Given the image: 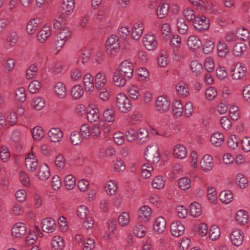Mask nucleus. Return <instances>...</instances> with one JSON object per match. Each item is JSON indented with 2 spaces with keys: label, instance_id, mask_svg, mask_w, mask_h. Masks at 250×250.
<instances>
[{
  "label": "nucleus",
  "instance_id": "1",
  "mask_svg": "<svg viewBox=\"0 0 250 250\" xmlns=\"http://www.w3.org/2000/svg\"><path fill=\"white\" fill-rule=\"evenodd\" d=\"M117 109L124 114L130 112L132 109V103L129 97L124 93L117 94L115 100Z\"/></svg>",
  "mask_w": 250,
  "mask_h": 250
},
{
  "label": "nucleus",
  "instance_id": "2",
  "mask_svg": "<svg viewBox=\"0 0 250 250\" xmlns=\"http://www.w3.org/2000/svg\"><path fill=\"white\" fill-rule=\"evenodd\" d=\"M188 1L192 5L202 11L215 14L218 11L211 0H188Z\"/></svg>",
  "mask_w": 250,
  "mask_h": 250
},
{
  "label": "nucleus",
  "instance_id": "3",
  "mask_svg": "<svg viewBox=\"0 0 250 250\" xmlns=\"http://www.w3.org/2000/svg\"><path fill=\"white\" fill-rule=\"evenodd\" d=\"M106 51L108 54L114 56L119 52L120 48L119 38L115 35H111L105 42Z\"/></svg>",
  "mask_w": 250,
  "mask_h": 250
},
{
  "label": "nucleus",
  "instance_id": "4",
  "mask_svg": "<svg viewBox=\"0 0 250 250\" xmlns=\"http://www.w3.org/2000/svg\"><path fill=\"white\" fill-rule=\"evenodd\" d=\"M145 159L152 163H157L160 159L158 146L156 144L150 145L146 148L145 152Z\"/></svg>",
  "mask_w": 250,
  "mask_h": 250
},
{
  "label": "nucleus",
  "instance_id": "5",
  "mask_svg": "<svg viewBox=\"0 0 250 250\" xmlns=\"http://www.w3.org/2000/svg\"><path fill=\"white\" fill-rule=\"evenodd\" d=\"M78 217L83 220V227L86 229L93 227V221L92 218L88 215V208L84 205L80 206L77 209Z\"/></svg>",
  "mask_w": 250,
  "mask_h": 250
},
{
  "label": "nucleus",
  "instance_id": "6",
  "mask_svg": "<svg viewBox=\"0 0 250 250\" xmlns=\"http://www.w3.org/2000/svg\"><path fill=\"white\" fill-rule=\"evenodd\" d=\"M111 129L112 126L102 121L92 125L91 135L93 138H96L100 135L102 130L103 131L104 134H107Z\"/></svg>",
  "mask_w": 250,
  "mask_h": 250
},
{
  "label": "nucleus",
  "instance_id": "7",
  "mask_svg": "<svg viewBox=\"0 0 250 250\" xmlns=\"http://www.w3.org/2000/svg\"><path fill=\"white\" fill-rule=\"evenodd\" d=\"M231 69L232 79L235 80L243 78L246 75L247 70V68L241 63L233 64Z\"/></svg>",
  "mask_w": 250,
  "mask_h": 250
},
{
  "label": "nucleus",
  "instance_id": "8",
  "mask_svg": "<svg viewBox=\"0 0 250 250\" xmlns=\"http://www.w3.org/2000/svg\"><path fill=\"white\" fill-rule=\"evenodd\" d=\"M155 108L156 111L160 113H166L170 109L169 101L166 97L159 96L155 102Z\"/></svg>",
  "mask_w": 250,
  "mask_h": 250
},
{
  "label": "nucleus",
  "instance_id": "9",
  "mask_svg": "<svg viewBox=\"0 0 250 250\" xmlns=\"http://www.w3.org/2000/svg\"><path fill=\"white\" fill-rule=\"evenodd\" d=\"M116 71L120 73L121 75L129 79L133 76V64L128 61L125 60L121 62L119 69Z\"/></svg>",
  "mask_w": 250,
  "mask_h": 250
},
{
  "label": "nucleus",
  "instance_id": "10",
  "mask_svg": "<svg viewBox=\"0 0 250 250\" xmlns=\"http://www.w3.org/2000/svg\"><path fill=\"white\" fill-rule=\"evenodd\" d=\"M209 20L205 16L197 17L193 21V26L198 31L203 32L209 27Z\"/></svg>",
  "mask_w": 250,
  "mask_h": 250
},
{
  "label": "nucleus",
  "instance_id": "11",
  "mask_svg": "<svg viewBox=\"0 0 250 250\" xmlns=\"http://www.w3.org/2000/svg\"><path fill=\"white\" fill-rule=\"evenodd\" d=\"M143 43L148 50H154L158 46L157 41L153 34H146L143 38Z\"/></svg>",
  "mask_w": 250,
  "mask_h": 250
},
{
  "label": "nucleus",
  "instance_id": "12",
  "mask_svg": "<svg viewBox=\"0 0 250 250\" xmlns=\"http://www.w3.org/2000/svg\"><path fill=\"white\" fill-rule=\"evenodd\" d=\"M200 165L204 172H207L211 171L214 167L212 157L208 154L205 155L200 161Z\"/></svg>",
  "mask_w": 250,
  "mask_h": 250
},
{
  "label": "nucleus",
  "instance_id": "13",
  "mask_svg": "<svg viewBox=\"0 0 250 250\" xmlns=\"http://www.w3.org/2000/svg\"><path fill=\"white\" fill-rule=\"evenodd\" d=\"M230 238L233 245L239 246L243 242L244 233L241 229H234L230 234Z\"/></svg>",
  "mask_w": 250,
  "mask_h": 250
},
{
  "label": "nucleus",
  "instance_id": "14",
  "mask_svg": "<svg viewBox=\"0 0 250 250\" xmlns=\"http://www.w3.org/2000/svg\"><path fill=\"white\" fill-rule=\"evenodd\" d=\"M57 227L55 221L51 218H46L42 220V230L46 233L53 232Z\"/></svg>",
  "mask_w": 250,
  "mask_h": 250
},
{
  "label": "nucleus",
  "instance_id": "15",
  "mask_svg": "<svg viewBox=\"0 0 250 250\" xmlns=\"http://www.w3.org/2000/svg\"><path fill=\"white\" fill-rule=\"evenodd\" d=\"M49 140L53 143L60 142L63 137V131L59 127L51 128L48 132Z\"/></svg>",
  "mask_w": 250,
  "mask_h": 250
},
{
  "label": "nucleus",
  "instance_id": "16",
  "mask_svg": "<svg viewBox=\"0 0 250 250\" xmlns=\"http://www.w3.org/2000/svg\"><path fill=\"white\" fill-rule=\"evenodd\" d=\"M38 165V160L33 153H29L25 158V166L26 168L30 171L33 172Z\"/></svg>",
  "mask_w": 250,
  "mask_h": 250
},
{
  "label": "nucleus",
  "instance_id": "17",
  "mask_svg": "<svg viewBox=\"0 0 250 250\" xmlns=\"http://www.w3.org/2000/svg\"><path fill=\"white\" fill-rule=\"evenodd\" d=\"M187 148L181 144L176 145L173 149V155L174 158L178 159H183L187 156Z\"/></svg>",
  "mask_w": 250,
  "mask_h": 250
},
{
  "label": "nucleus",
  "instance_id": "18",
  "mask_svg": "<svg viewBox=\"0 0 250 250\" xmlns=\"http://www.w3.org/2000/svg\"><path fill=\"white\" fill-rule=\"evenodd\" d=\"M26 232V227L21 222L16 223L12 229V235L15 237L21 238Z\"/></svg>",
  "mask_w": 250,
  "mask_h": 250
},
{
  "label": "nucleus",
  "instance_id": "19",
  "mask_svg": "<svg viewBox=\"0 0 250 250\" xmlns=\"http://www.w3.org/2000/svg\"><path fill=\"white\" fill-rule=\"evenodd\" d=\"M95 87L98 90L103 89L107 83L106 75L104 72H99L95 77Z\"/></svg>",
  "mask_w": 250,
  "mask_h": 250
},
{
  "label": "nucleus",
  "instance_id": "20",
  "mask_svg": "<svg viewBox=\"0 0 250 250\" xmlns=\"http://www.w3.org/2000/svg\"><path fill=\"white\" fill-rule=\"evenodd\" d=\"M152 216V210L147 206L141 207L138 211V218L142 221L146 222L150 220Z\"/></svg>",
  "mask_w": 250,
  "mask_h": 250
},
{
  "label": "nucleus",
  "instance_id": "21",
  "mask_svg": "<svg viewBox=\"0 0 250 250\" xmlns=\"http://www.w3.org/2000/svg\"><path fill=\"white\" fill-rule=\"evenodd\" d=\"M184 231L185 227L180 221H176L171 223L170 232L172 235L179 237L184 233Z\"/></svg>",
  "mask_w": 250,
  "mask_h": 250
},
{
  "label": "nucleus",
  "instance_id": "22",
  "mask_svg": "<svg viewBox=\"0 0 250 250\" xmlns=\"http://www.w3.org/2000/svg\"><path fill=\"white\" fill-rule=\"evenodd\" d=\"M144 25L141 21H136L133 26L131 37L133 40H138L142 36L144 31Z\"/></svg>",
  "mask_w": 250,
  "mask_h": 250
},
{
  "label": "nucleus",
  "instance_id": "23",
  "mask_svg": "<svg viewBox=\"0 0 250 250\" xmlns=\"http://www.w3.org/2000/svg\"><path fill=\"white\" fill-rule=\"evenodd\" d=\"M84 88L86 92H93L95 89L94 79L90 73L85 74L83 77Z\"/></svg>",
  "mask_w": 250,
  "mask_h": 250
},
{
  "label": "nucleus",
  "instance_id": "24",
  "mask_svg": "<svg viewBox=\"0 0 250 250\" xmlns=\"http://www.w3.org/2000/svg\"><path fill=\"white\" fill-rule=\"evenodd\" d=\"M187 45L189 49L195 50L202 46V42L198 37L191 35L189 36L188 39Z\"/></svg>",
  "mask_w": 250,
  "mask_h": 250
},
{
  "label": "nucleus",
  "instance_id": "25",
  "mask_svg": "<svg viewBox=\"0 0 250 250\" xmlns=\"http://www.w3.org/2000/svg\"><path fill=\"white\" fill-rule=\"evenodd\" d=\"M247 49V46L243 42L235 43L232 48V53L236 57L240 58L244 56Z\"/></svg>",
  "mask_w": 250,
  "mask_h": 250
},
{
  "label": "nucleus",
  "instance_id": "26",
  "mask_svg": "<svg viewBox=\"0 0 250 250\" xmlns=\"http://www.w3.org/2000/svg\"><path fill=\"white\" fill-rule=\"evenodd\" d=\"M177 94L181 97H187L189 95V87L184 82H179L175 87Z\"/></svg>",
  "mask_w": 250,
  "mask_h": 250
},
{
  "label": "nucleus",
  "instance_id": "27",
  "mask_svg": "<svg viewBox=\"0 0 250 250\" xmlns=\"http://www.w3.org/2000/svg\"><path fill=\"white\" fill-rule=\"evenodd\" d=\"M52 250H63L65 247L62 237L59 235L53 237L51 241Z\"/></svg>",
  "mask_w": 250,
  "mask_h": 250
},
{
  "label": "nucleus",
  "instance_id": "28",
  "mask_svg": "<svg viewBox=\"0 0 250 250\" xmlns=\"http://www.w3.org/2000/svg\"><path fill=\"white\" fill-rule=\"evenodd\" d=\"M51 34V31L50 28L48 26H45L38 32L37 35V40L40 43H43L50 36Z\"/></svg>",
  "mask_w": 250,
  "mask_h": 250
},
{
  "label": "nucleus",
  "instance_id": "29",
  "mask_svg": "<svg viewBox=\"0 0 250 250\" xmlns=\"http://www.w3.org/2000/svg\"><path fill=\"white\" fill-rule=\"evenodd\" d=\"M172 111L175 118H179L183 114V105L180 100L175 101L172 104Z\"/></svg>",
  "mask_w": 250,
  "mask_h": 250
},
{
  "label": "nucleus",
  "instance_id": "30",
  "mask_svg": "<svg viewBox=\"0 0 250 250\" xmlns=\"http://www.w3.org/2000/svg\"><path fill=\"white\" fill-rule=\"evenodd\" d=\"M103 114L104 119L106 122L114 123L116 121V112L112 107L105 109Z\"/></svg>",
  "mask_w": 250,
  "mask_h": 250
},
{
  "label": "nucleus",
  "instance_id": "31",
  "mask_svg": "<svg viewBox=\"0 0 250 250\" xmlns=\"http://www.w3.org/2000/svg\"><path fill=\"white\" fill-rule=\"evenodd\" d=\"M166 227V221L165 219L160 216L158 217L154 222V229L158 233L163 232Z\"/></svg>",
  "mask_w": 250,
  "mask_h": 250
},
{
  "label": "nucleus",
  "instance_id": "32",
  "mask_svg": "<svg viewBox=\"0 0 250 250\" xmlns=\"http://www.w3.org/2000/svg\"><path fill=\"white\" fill-rule=\"evenodd\" d=\"M224 140V135L220 132L214 133L210 137V142L214 146L218 147L221 146Z\"/></svg>",
  "mask_w": 250,
  "mask_h": 250
},
{
  "label": "nucleus",
  "instance_id": "33",
  "mask_svg": "<svg viewBox=\"0 0 250 250\" xmlns=\"http://www.w3.org/2000/svg\"><path fill=\"white\" fill-rule=\"evenodd\" d=\"M41 23V20L39 18L31 19L26 26V31L29 34H34L38 29V26Z\"/></svg>",
  "mask_w": 250,
  "mask_h": 250
},
{
  "label": "nucleus",
  "instance_id": "34",
  "mask_svg": "<svg viewBox=\"0 0 250 250\" xmlns=\"http://www.w3.org/2000/svg\"><path fill=\"white\" fill-rule=\"evenodd\" d=\"M217 50L218 56L224 58L229 52L228 47L226 43L223 41H219L217 44Z\"/></svg>",
  "mask_w": 250,
  "mask_h": 250
},
{
  "label": "nucleus",
  "instance_id": "35",
  "mask_svg": "<svg viewBox=\"0 0 250 250\" xmlns=\"http://www.w3.org/2000/svg\"><path fill=\"white\" fill-rule=\"evenodd\" d=\"M75 7L74 0H63L62 8L67 15H70L73 12Z\"/></svg>",
  "mask_w": 250,
  "mask_h": 250
},
{
  "label": "nucleus",
  "instance_id": "36",
  "mask_svg": "<svg viewBox=\"0 0 250 250\" xmlns=\"http://www.w3.org/2000/svg\"><path fill=\"white\" fill-rule=\"evenodd\" d=\"M50 170L49 167L46 165H42L40 167L38 177L41 180H46L50 176Z\"/></svg>",
  "mask_w": 250,
  "mask_h": 250
},
{
  "label": "nucleus",
  "instance_id": "37",
  "mask_svg": "<svg viewBox=\"0 0 250 250\" xmlns=\"http://www.w3.org/2000/svg\"><path fill=\"white\" fill-rule=\"evenodd\" d=\"M99 110L96 107L90 108L87 112V118L90 123L98 121L99 119Z\"/></svg>",
  "mask_w": 250,
  "mask_h": 250
},
{
  "label": "nucleus",
  "instance_id": "38",
  "mask_svg": "<svg viewBox=\"0 0 250 250\" xmlns=\"http://www.w3.org/2000/svg\"><path fill=\"white\" fill-rule=\"evenodd\" d=\"M189 208L190 215L194 217H198L202 213L201 206L197 202L191 203Z\"/></svg>",
  "mask_w": 250,
  "mask_h": 250
},
{
  "label": "nucleus",
  "instance_id": "39",
  "mask_svg": "<svg viewBox=\"0 0 250 250\" xmlns=\"http://www.w3.org/2000/svg\"><path fill=\"white\" fill-rule=\"evenodd\" d=\"M31 104L33 108L37 110H41L45 106V103L42 97H36L32 100Z\"/></svg>",
  "mask_w": 250,
  "mask_h": 250
},
{
  "label": "nucleus",
  "instance_id": "40",
  "mask_svg": "<svg viewBox=\"0 0 250 250\" xmlns=\"http://www.w3.org/2000/svg\"><path fill=\"white\" fill-rule=\"evenodd\" d=\"M178 185L179 188L182 190H187L191 185V180L187 177H183L178 179Z\"/></svg>",
  "mask_w": 250,
  "mask_h": 250
},
{
  "label": "nucleus",
  "instance_id": "41",
  "mask_svg": "<svg viewBox=\"0 0 250 250\" xmlns=\"http://www.w3.org/2000/svg\"><path fill=\"white\" fill-rule=\"evenodd\" d=\"M190 67L192 73L197 77L199 76L203 71L202 64L197 60L191 61Z\"/></svg>",
  "mask_w": 250,
  "mask_h": 250
},
{
  "label": "nucleus",
  "instance_id": "42",
  "mask_svg": "<svg viewBox=\"0 0 250 250\" xmlns=\"http://www.w3.org/2000/svg\"><path fill=\"white\" fill-rule=\"evenodd\" d=\"M165 185V181L163 176L159 175L156 176L151 182L153 188L157 189H162Z\"/></svg>",
  "mask_w": 250,
  "mask_h": 250
},
{
  "label": "nucleus",
  "instance_id": "43",
  "mask_svg": "<svg viewBox=\"0 0 250 250\" xmlns=\"http://www.w3.org/2000/svg\"><path fill=\"white\" fill-rule=\"evenodd\" d=\"M127 78L121 75L120 73L116 71L114 72L113 80L116 85L118 86L123 87L125 85Z\"/></svg>",
  "mask_w": 250,
  "mask_h": 250
},
{
  "label": "nucleus",
  "instance_id": "44",
  "mask_svg": "<svg viewBox=\"0 0 250 250\" xmlns=\"http://www.w3.org/2000/svg\"><path fill=\"white\" fill-rule=\"evenodd\" d=\"M83 88L80 85H75L71 88V95L74 99L77 100L80 99L83 97Z\"/></svg>",
  "mask_w": 250,
  "mask_h": 250
},
{
  "label": "nucleus",
  "instance_id": "45",
  "mask_svg": "<svg viewBox=\"0 0 250 250\" xmlns=\"http://www.w3.org/2000/svg\"><path fill=\"white\" fill-rule=\"evenodd\" d=\"M236 220L240 225H244L248 220V215L247 212L244 210H238L235 216Z\"/></svg>",
  "mask_w": 250,
  "mask_h": 250
},
{
  "label": "nucleus",
  "instance_id": "46",
  "mask_svg": "<svg viewBox=\"0 0 250 250\" xmlns=\"http://www.w3.org/2000/svg\"><path fill=\"white\" fill-rule=\"evenodd\" d=\"M219 198L223 203L228 204L232 201L233 195L230 191L224 190L220 193Z\"/></svg>",
  "mask_w": 250,
  "mask_h": 250
},
{
  "label": "nucleus",
  "instance_id": "47",
  "mask_svg": "<svg viewBox=\"0 0 250 250\" xmlns=\"http://www.w3.org/2000/svg\"><path fill=\"white\" fill-rule=\"evenodd\" d=\"M55 92L61 98H63L66 95V88L65 84L62 82H58L54 86Z\"/></svg>",
  "mask_w": 250,
  "mask_h": 250
},
{
  "label": "nucleus",
  "instance_id": "48",
  "mask_svg": "<svg viewBox=\"0 0 250 250\" xmlns=\"http://www.w3.org/2000/svg\"><path fill=\"white\" fill-rule=\"evenodd\" d=\"M104 188L107 194L110 195L114 194L118 188L116 182L113 180L108 181Z\"/></svg>",
  "mask_w": 250,
  "mask_h": 250
},
{
  "label": "nucleus",
  "instance_id": "49",
  "mask_svg": "<svg viewBox=\"0 0 250 250\" xmlns=\"http://www.w3.org/2000/svg\"><path fill=\"white\" fill-rule=\"evenodd\" d=\"M214 42L213 41L209 39H206L203 44V51L206 54L211 53L214 48Z\"/></svg>",
  "mask_w": 250,
  "mask_h": 250
},
{
  "label": "nucleus",
  "instance_id": "50",
  "mask_svg": "<svg viewBox=\"0 0 250 250\" xmlns=\"http://www.w3.org/2000/svg\"><path fill=\"white\" fill-rule=\"evenodd\" d=\"M127 92L130 98L133 100H137L140 96L139 88L134 85L130 86L128 88Z\"/></svg>",
  "mask_w": 250,
  "mask_h": 250
},
{
  "label": "nucleus",
  "instance_id": "51",
  "mask_svg": "<svg viewBox=\"0 0 250 250\" xmlns=\"http://www.w3.org/2000/svg\"><path fill=\"white\" fill-rule=\"evenodd\" d=\"M177 26L178 32L181 34H186L188 30V25L183 18L178 19Z\"/></svg>",
  "mask_w": 250,
  "mask_h": 250
},
{
  "label": "nucleus",
  "instance_id": "52",
  "mask_svg": "<svg viewBox=\"0 0 250 250\" xmlns=\"http://www.w3.org/2000/svg\"><path fill=\"white\" fill-rule=\"evenodd\" d=\"M236 182L241 188H245L248 185V180L242 173H238L236 175Z\"/></svg>",
  "mask_w": 250,
  "mask_h": 250
},
{
  "label": "nucleus",
  "instance_id": "53",
  "mask_svg": "<svg viewBox=\"0 0 250 250\" xmlns=\"http://www.w3.org/2000/svg\"><path fill=\"white\" fill-rule=\"evenodd\" d=\"M69 75L72 81L77 82L81 79L83 73L81 69L74 68L70 70Z\"/></svg>",
  "mask_w": 250,
  "mask_h": 250
},
{
  "label": "nucleus",
  "instance_id": "54",
  "mask_svg": "<svg viewBox=\"0 0 250 250\" xmlns=\"http://www.w3.org/2000/svg\"><path fill=\"white\" fill-rule=\"evenodd\" d=\"M169 9L168 5L167 3L160 4L157 10V13L160 19L164 18L168 13Z\"/></svg>",
  "mask_w": 250,
  "mask_h": 250
},
{
  "label": "nucleus",
  "instance_id": "55",
  "mask_svg": "<svg viewBox=\"0 0 250 250\" xmlns=\"http://www.w3.org/2000/svg\"><path fill=\"white\" fill-rule=\"evenodd\" d=\"M238 138L235 135H231L228 139V146L231 149L235 150L238 146Z\"/></svg>",
  "mask_w": 250,
  "mask_h": 250
},
{
  "label": "nucleus",
  "instance_id": "56",
  "mask_svg": "<svg viewBox=\"0 0 250 250\" xmlns=\"http://www.w3.org/2000/svg\"><path fill=\"white\" fill-rule=\"evenodd\" d=\"M64 183L67 189L71 190L73 189L76 185L74 177L71 174L66 175L64 178Z\"/></svg>",
  "mask_w": 250,
  "mask_h": 250
},
{
  "label": "nucleus",
  "instance_id": "57",
  "mask_svg": "<svg viewBox=\"0 0 250 250\" xmlns=\"http://www.w3.org/2000/svg\"><path fill=\"white\" fill-rule=\"evenodd\" d=\"M118 221L123 227L127 226L130 222V216L127 212H122L118 217Z\"/></svg>",
  "mask_w": 250,
  "mask_h": 250
},
{
  "label": "nucleus",
  "instance_id": "58",
  "mask_svg": "<svg viewBox=\"0 0 250 250\" xmlns=\"http://www.w3.org/2000/svg\"><path fill=\"white\" fill-rule=\"evenodd\" d=\"M220 235L219 228L216 225L212 226L209 231V239L212 241L218 239Z\"/></svg>",
  "mask_w": 250,
  "mask_h": 250
},
{
  "label": "nucleus",
  "instance_id": "59",
  "mask_svg": "<svg viewBox=\"0 0 250 250\" xmlns=\"http://www.w3.org/2000/svg\"><path fill=\"white\" fill-rule=\"evenodd\" d=\"M41 88V83L37 80H33L28 85V90L30 93H38Z\"/></svg>",
  "mask_w": 250,
  "mask_h": 250
},
{
  "label": "nucleus",
  "instance_id": "60",
  "mask_svg": "<svg viewBox=\"0 0 250 250\" xmlns=\"http://www.w3.org/2000/svg\"><path fill=\"white\" fill-rule=\"evenodd\" d=\"M38 70V67L36 64H31L26 71V78L27 79L34 78L37 76Z\"/></svg>",
  "mask_w": 250,
  "mask_h": 250
},
{
  "label": "nucleus",
  "instance_id": "61",
  "mask_svg": "<svg viewBox=\"0 0 250 250\" xmlns=\"http://www.w3.org/2000/svg\"><path fill=\"white\" fill-rule=\"evenodd\" d=\"M237 37L243 41H247L249 39L250 33L249 30L245 28H240L236 32Z\"/></svg>",
  "mask_w": 250,
  "mask_h": 250
},
{
  "label": "nucleus",
  "instance_id": "62",
  "mask_svg": "<svg viewBox=\"0 0 250 250\" xmlns=\"http://www.w3.org/2000/svg\"><path fill=\"white\" fill-rule=\"evenodd\" d=\"M133 231L136 237L141 238L145 235L146 228L141 224H138L135 226Z\"/></svg>",
  "mask_w": 250,
  "mask_h": 250
},
{
  "label": "nucleus",
  "instance_id": "63",
  "mask_svg": "<svg viewBox=\"0 0 250 250\" xmlns=\"http://www.w3.org/2000/svg\"><path fill=\"white\" fill-rule=\"evenodd\" d=\"M204 67L208 72H212L214 70V61L213 58L208 57L206 59Z\"/></svg>",
  "mask_w": 250,
  "mask_h": 250
},
{
  "label": "nucleus",
  "instance_id": "64",
  "mask_svg": "<svg viewBox=\"0 0 250 250\" xmlns=\"http://www.w3.org/2000/svg\"><path fill=\"white\" fill-rule=\"evenodd\" d=\"M10 157L9 148L6 146H2L0 151V157L3 162H7Z\"/></svg>",
  "mask_w": 250,
  "mask_h": 250
}]
</instances>
